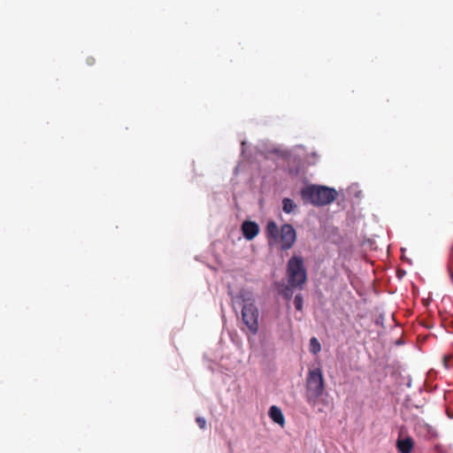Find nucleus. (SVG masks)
<instances>
[{
  "label": "nucleus",
  "instance_id": "nucleus-2",
  "mask_svg": "<svg viewBox=\"0 0 453 453\" xmlns=\"http://www.w3.org/2000/svg\"><path fill=\"white\" fill-rule=\"evenodd\" d=\"M302 198L314 206H324L333 203L337 197V191L333 188L310 185L301 191Z\"/></svg>",
  "mask_w": 453,
  "mask_h": 453
},
{
  "label": "nucleus",
  "instance_id": "nucleus-1",
  "mask_svg": "<svg viewBox=\"0 0 453 453\" xmlns=\"http://www.w3.org/2000/svg\"><path fill=\"white\" fill-rule=\"evenodd\" d=\"M305 400L311 406L315 407L319 398L326 389L325 379L321 368L317 367L309 370L305 383Z\"/></svg>",
  "mask_w": 453,
  "mask_h": 453
},
{
  "label": "nucleus",
  "instance_id": "nucleus-4",
  "mask_svg": "<svg viewBox=\"0 0 453 453\" xmlns=\"http://www.w3.org/2000/svg\"><path fill=\"white\" fill-rule=\"evenodd\" d=\"M244 292L240 293V297H242V301L244 302V304L242 308V319L248 330L252 334H257L259 329V311L252 300L250 298L246 299L244 297Z\"/></svg>",
  "mask_w": 453,
  "mask_h": 453
},
{
  "label": "nucleus",
  "instance_id": "nucleus-11",
  "mask_svg": "<svg viewBox=\"0 0 453 453\" xmlns=\"http://www.w3.org/2000/svg\"><path fill=\"white\" fill-rule=\"evenodd\" d=\"M321 350V345L316 337H312L310 340V351L316 355Z\"/></svg>",
  "mask_w": 453,
  "mask_h": 453
},
{
  "label": "nucleus",
  "instance_id": "nucleus-12",
  "mask_svg": "<svg viewBox=\"0 0 453 453\" xmlns=\"http://www.w3.org/2000/svg\"><path fill=\"white\" fill-rule=\"evenodd\" d=\"M448 272H449V278L453 283V244H452L450 256H449V263H448Z\"/></svg>",
  "mask_w": 453,
  "mask_h": 453
},
{
  "label": "nucleus",
  "instance_id": "nucleus-15",
  "mask_svg": "<svg viewBox=\"0 0 453 453\" xmlns=\"http://www.w3.org/2000/svg\"><path fill=\"white\" fill-rule=\"evenodd\" d=\"M86 61H87V64L89 65L95 64V58H92V57L88 58Z\"/></svg>",
  "mask_w": 453,
  "mask_h": 453
},
{
  "label": "nucleus",
  "instance_id": "nucleus-13",
  "mask_svg": "<svg viewBox=\"0 0 453 453\" xmlns=\"http://www.w3.org/2000/svg\"><path fill=\"white\" fill-rule=\"evenodd\" d=\"M294 305H295V308L297 311H302V309H303V297H302L301 294H298V295H296L295 296Z\"/></svg>",
  "mask_w": 453,
  "mask_h": 453
},
{
  "label": "nucleus",
  "instance_id": "nucleus-9",
  "mask_svg": "<svg viewBox=\"0 0 453 453\" xmlns=\"http://www.w3.org/2000/svg\"><path fill=\"white\" fill-rule=\"evenodd\" d=\"M265 233L268 238L277 240L279 239L280 229H279L275 221L270 220L266 225Z\"/></svg>",
  "mask_w": 453,
  "mask_h": 453
},
{
  "label": "nucleus",
  "instance_id": "nucleus-16",
  "mask_svg": "<svg viewBox=\"0 0 453 453\" xmlns=\"http://www.w3.org/2000/svg\"><path fill=\"white\" fill-rule=\"evenodd\" d=\"M290 288H291L289 286H288L287 288H286L285 296L288 297V298L291 296V293H289L290 292Z\"/></svg>",
  "mask_w": 453,
  "mask_h": 453
},
{
  "label": "nucleus",
  "instance_id": "nucleus-3",
  "mask_svg": "<svg viewBox=\"0 0 453 453\" xmlns=\"http://www.w3.org/2000/svg\"><path fill=\"white\" fill-rule=\"evenodd\" d=\"M288 284L291 288H303L307 273L302 257L293 256L287 264Z\"/></svg>",
  "mask_w": 453,
  "mask_h": 453
},
{
  "label": "nucleus",
  "instance_id": "nucleus-5",
  "mask_svg": "<svg viewBox=\"0 0 453 453\" xmlns=\"http://www.w3.org/2000/svg\"><path fill=\"white\" fill-rule=\"evenodd\" d=\"M279 238L281 242L280 250H290L296 241V231L292 225L283 224L280 227Z\"/></svg>",
  "mask_w": 453,
  "mask_h": 453
},
{
  "label": "nucleus",
  "instance_id": "nucleus-6",
  "mask_svg": "<svg viewBox=\"0 0 453 453\" xmlns=\"http://www.w3.org/2000/svg\"><path fill=\"white\" fill-rule=\"evenodd\" d=\"M242 231L244 238L251 241L258 234L259 226L254 221L246 220L242 225Z\"/></svg>",
  "mask_w": 453,
  "mask_h": 453
},
{
  "label": "nucleus",
  "instance_id": "nucleus-8",
  "mask_svg": "<svg viewBox=\"0 0 453 453\" xmlns=\"http://www.w3.org/2000/svg\"><path fill=\"white\" fill-rule=\"evenodd\" d=\"M396 447L401 453H411L413 449V440L411 437L397 440Z\"/></svg>",
  "mask_w": 453,
  "mask_h": 453
},
{
  "label": "nucleus",
  "instance_id": "nucleus-7",
  "mask_svg": "<svg viewBox=\"0 0 453 453\" xmlns=\"http://www.w3.org/2000/svg\"><path fill=\"white\" fill-rule=\"evenodd\" d=\"M268 415L270 418L276 424L283 426L285 425V418L281 410L275 405H273L269 409Z\"/></svg>",
  "mask_w": 453,
  "mask_h": 453
},
{
  "label": "nucleus",
  "instance_id": "nucleus-10",
  "mask_svg": "<svg viewBox=\"0 0 453 453\" xmlns=\"http://www.w3.org/2000/svg\"><path fill=\"white\" fill-rule=\"evenodd\" d=\"M297 208L296 203L290 198H284L282 200V210L285 213L294 212Z\"/></svg>",
  "mask_w": 453,
  "mask_h": 453
},
{
  "label": "nucleus",
  "instance_id": "nucleus-14",
  "mask_svg": "<svg viewBox=\"0 0 453 453\" xmlns=\"http://www.w3.org/2000/svg\"><path fill=\"white\" fill-rule=\"evenodd\" d=\"M196 422L201 429H204L206 426V420L203 417H197Z\"/></svg>",
  "mask_w": 453,
  "mask_h": 453
}]
</instances>
